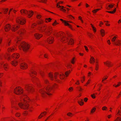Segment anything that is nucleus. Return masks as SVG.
Wrapping results in <instances>:
<instances>
[{"mask_svg":"<svg viewBox=\"0 0 121 121\" xmlns=\"http://www.w3.org/2000/svg\"><path fill=\"white\" fill-rule=\"evenodd\" d=\"M78 103L81 106L82 105L84 104L83 101L82 99H81V101H78Z\"/></svg>","mask_w":121,"mask_h":121,"instance_id":"nucleus-25","label":"nucleus"},{"mask_svg":"<svg viewBox=\"0 0 121 121\" xmlns=\"http://www.w3.org/2000/svg\"><path fill=\"white\" fill-rule=\"evenodd\" d=\"M61 41L63 42V43H64V42L65 41V43L68 42V44L71 45H72L73 43V41L72 39H71L70 40H69V42H68V38L66 37L65 36H63L62 37H61Z\"/></svg>","mask_w":121,"mask_h":121,"instance_id":"nucleus-6","label":"nucleus"},{"mask_svg":"<svg viewBox=\"0 0 121 121\" xmlns=\"http://www.w3.org/2000/svg\"><path fill=\"white\" fill-rule=\"evenodd\" d=\"M20 66L21 68L22 69H26L27 68V65L25 63L21 64Z\"/></svg>","mask_w":121,"mask_h":121,"instance_id":"nucleus-14","label":"nucleus"},{"mask_svg":"<svg viewBox=\"0 0 121 121\" xmlns=\"http://www.w3.org/2000/svg\"><path fill=\"white\" fill-rule=\"evenodd\" d=\"M11 26L9 24H8L4 27L5 31L7 32L9 31L11 28Z\"/></svg>","mask_w":121,"mask_h":121,"instance_id":"nucleus-13","label":"nucleus"},{"mask_svg":"<svg viewBox=\"0 0 121 121\" xmlns=\"http://www.w3.org/2000/svg\"><path fill=\"white\" fill-rule=\"evenodd\" d=\"M90 81V80H89L88 81V82H87L86 83V84H88L89 83V81Z\"/></svg>","mask_w":121,"mask_h":121,"instance_id":"nucleus-63","label":"nucleus"},{"mask_svg":"<svg viewBox=\"0 0 121 121\" xmlns=\"http://www.w3.org/2000/svg\"><path fill=\"white\" fill-rule=\"evenodd\" d=\"M41 16L40 15L38 14L37 15V17L38 19H40L41 17Z\"/></svg>","mask_w":121,"mask_h":121,"instance_id":"nucleus-38","label":"nucleus"},{"mask_svg":"<svg viewBox=\"0 0 121 121\" xmlns=\"http://www.w3.org/2000/svg\"><path fill=\"white\" fill-rule=\"evenodd\" d=\"M60 20L61 21H62L65 24V25L66 26H69V27L71 28V26L69 25L68 23L66 22L65 21H64L62 19H60Z\"/></svg>","mask_w":121,"mask_h":121,"instance_id":"nucleus-18","label":"nucleus"},{"mask_svg":"<svg viewBox=\"0 0 121 121\" xmlns=\"http://www.w3.org/2000/svg\"><path fill=\"white\" fill-rule=\"evenodd\" d=\"M34 36L35 38L37 39H39L42 36V35H40L38 33L35 34L34 35Z\"/></svg>","mask_w":121,"mask_h":121,"instance_id":"nucleus-16","label":"nucleus"},{"mask_svg":"<svg viewBox=\"0 0 121 121\" xmlns=\"http://www.w3.org/2000/svg\"><path fill=\"white\" fill-rule=\"evenodd\" d=\"M95 108H93L91 110V113H93L94 112L95 110Z\"/></svg>","mask_w":121,"mask_h":121,"instance_id":"nucleus-34","label":"nucleus"},{"mask_svg":"<svg viewBox=\"0 0 121 121\" xmlns=\"http://www.w3.org/2000/svg\"><path fill=\"white\" fill-rule=\"evenodd\" d=\"M4 10V13H7L8 10V9H3Z\"/></svg>","mask_w":121,"mask_h":121,"instance_id":"nucleus-35","label":"nucleus"},{"mask_svg":"<svg viewBox=\"0 0 121 121\" xmlns=\"http://www.w3.org/2000/svg\"><path fill=\"white\" fill-rule=\"evenodd\" d=\"M74 58H73V59L72 60V61H71V63L72 64H74V63L73 62V61H74Z\"/></svg>","mask_w":121,"mask_h":121,"instance_id":"nucleus-54","label":"nucleus"},{"mask_svg":"<svg viewBox=\"0 0 121 121\" xmlns=\"http://www.w3.org/2000/svg\"><path fill=\"white\" fill-rule=\"evenodd\" d=\"M20 12L23 14L24 13L27 15V17L29 18L31 17L33 14V12L32 11H27L25 9H22L20 11Z\"/></svg>","mask_w":121,"mask_h":121,"instance_id":"nucleus-4","label":"nucleus"},{"mask_svg":"<svg viewBox=\"0 0 121 121\" xmlns=\"http://www.w3.org/2000/svg\"><path fill=\"white\" fill-rule=\"evenodd\" d=\"M46 33L48 36H49L52 34L53 35H55V32L54 31L52 30V29L49 27H48L47 29V30L45 31Z\"/></svg>","mask_w":121,"mask_h":121,"instance_id":"nucleus-9","label":"nucleus"},{"mask_svg":"<svg viewBox=\"0 0 121 121\" xmlns=\"http://www.w3.org/2000/svg\"><path fill=\"white\" fill-rule=\"evenodd\" d=\"M35 74V73H34V72H32V74H30V76L31 77H32V78H33L32 79V80L33 81H35L37 80V78L36 77H33V75H32V74Z\"/></svg>","mask_w":121,"mask_h":121,"instance_id":"nucleus-19","label":"nucleus"},{"mask_svg":"<svg viewBox=\"0 0 121 121\" xmlns=\"http://www.w3.org/2000/svg\"><path fill=\"white\" fill-rule=\"evenodd\" d=\"M44 81L45 83H48L49 82L48 80L46 79H44Z\"/></svg>","mask_w":121,"mask_h":121,"instance_id":"nucleus-41","label":"nucleus"},{"mask_svg":"<svg viewBox=\"0 0 121 121\" xmlns=\"http://www.w3.org/2000/svg\"><path fill=\"white\" fill-rule=\"evenodd\" d=\"M17 62L16 61L12 60L11 62V64L13 65L16 66L17 64Z\"/></svg>","mask_w":121,"mask_h":121,"instance_id":"nucleus-20","label":"nucleus"},{"mask_svg":"<svg viewBox=\"0 0 121 121\" xmlns=\"http://www.w3.org/2000/svg\"><path fill=\"white\" fill-rule=\"evenodd\" d=\"M54 38L51 35L49 38H48L47 39L48 43L50 44L52 43L53 42Z\"/></svg>","mask_w":121,"mask_h":121,"instance_id":"nucleus-12","label":"nucleus"},{"mask_svg":"<svg viewBox=\"0 0 121 121\" xmlns=\"http://www.w3.org/2000/svg\"><path fill=\"white\" fill-rule=\"evenodd\" d=\"M46 27L44 25L39 26V29L42 31H44L45 30Z\"/></svg>","mask_w":121,"mask_h":121,"instance_id":"nucleus-17","label":"nucleus"},{"mask_svg":"<svg viewBox=\"0 0 121 121\" xmlns=\"http://www.w3.org/2000/svg\"><path fill=\"white\" fill-rule=\"evenodd\" d=\"M79 19H80V20H81L82 22V23H83V21L81 19V17L80 16V17H79Z\"/></svg>","mask_w":121,"mask_h":121,"instance_id":"nucleus-49","label":"nucleus"},{"mask_svg":"<svg viewBox=\"0 0 121 121\" xmlns=\"http://www.w3.org/2000/svg\"><path fill=\"white\" fill-rule=\"evenodd\" d=\"M84 47L85 48L86 50L87 51H88V50L87 48V47H86V46H84Z\"/></svg>","mask_w":121,"mask_h":121,"instance_id":"nucleus-47","label":"nucleus"},{"mask_svg":"<svg viewBox=\"0 0 121 121\" xmlns=\"http://www.w3.org/2000/svg\"><path fill=\"white\" fill-rule=\"evenodd\" d=\"M114 5V4H110L108 5L106 9H110L112 8Z\"/></svg>","mask_w":121,"mask_h":121,"instance_id":"nucleus-21","label":"nucleus"},{"mask_svg":"<svg viewBox=\"0 0 121 121\" xmlns=\"http://www.w3.org/2000/svg\"><path fill=\"white\" fill-rule=\"evenodd\" d=\"M20 115V114L18 113H17L16 114V116L18 117H19Z\"/></svg>","mask_w":121,"mask_h":121,"instance_id":"nucleus-43","label":"nucleus"},{"mask_svg":"<svg viewBox=\"0 0 121 121\" xmlns=\"http://www.w3.org/2000/svg\"><path fill=\"white\" fill-rule=\"evenodd\" d=\"M14 50V49L13 47L9 48L8 49V50L9 52H12Z\"/></svg>","mask_w":121,"mask_h":121,"instance_id":"nucleus-28","label":"nucleus"},{"mask_svg":"<svg viewBox=\"0 0 121 121\" xmlns=\"http://www.w3.org/2000/svg\"><path fill=\"white\" fill-rule=\"evenodd\" d=\"M91 59H93L92 60H93V61L94 62H95V60L94 59V58L93 57H91Z\"/></svg>","mask_w":121,"mask_h":121,"instance_id":"nucleus-60","label":"nucleus"},{"mask_svg":"<svg viewBox=\"0 0 121 121\" xmlns=\"http://www.w3.org/2000/svg\"><path fill=\"white\" fill-rule=\"evenodd\" d=\"M70 72V71H69V72H66L65 73V74L66 76H67L68 75V74Z\"/></svg>","mask_w":121,"mask_h":121,"instance_id":"nucleus-36","label":"nucleus"},{"mask_svg":"<svg viewBox=\"0 0 121 121\" xmlns=\"http://www.w3.org/2000/svg\"><path fill=\"white\" fill-rule=\"evenodd\" d=\"M94 95H95V94H94L93 95H91V97H92V98L94 99L95 98V96Z\"/></svg>","mask_w":121,"mask_h":121,"instance_id":"nucleus-48","label":"nucleus"},{"mask_svg":"<svg viewBox=\"0 0 121 121\" xmlns=\"http://www.w3.org/2000/svg\"><path fill=\"white\" fill-rule=\"evenodd\" d=\"M58 4H58H57V7H58V6H59V7H58V8H59V7H61V6H60V5H58Z\"/></svg>","mask_w":121,"mask_h":121,"instance_id":"nucleus-61","label":"nucleus"},{"mask_svg":"<svg viewBox=\"0 0 121 121\" xmlns=\"http://www.w3.org/2000/svg\"><path fill=\"white\" fill-rule=\"evenodd\" d=\"M114 43L116 45H119L121 44V43L120 42V41L118 40L117 42H114Z\"/></svg>","mask_w":121,"mask_h":121,"instance_id":"nucleus-24","label":"nucleus"},{"mask_svg":"<svg viewBox=\"0 0 121 121\" xmlns=\"http://www.w3.org/2000/svg\"><path fill=\"white\" fill-rule=\"evenodd\" d=\"M88 100V99L86 98H85L84 99V100L85 102H87Z\"/></svg>","mask_w":121,"mask_h":121,"instance_id":"nucleus-45","label":"nucleus"},{"mask_svg":"<svg viewBox=\"0 0 121 121\" xmlns=\"http://www.w3.org/2000/svg\"><path fill=\"white\" fill-rule=\"evenodd\" d=\"M107 42L108 43V44H110V40H108V41H107Z\"/></svg>","mask_w":121,"mask_h":121,"instance_id":"nucleus-57","label":"nucleus"},{"mask_svg":"<svg viewBox=\"0 0 121 121\" xmlns=\"http://www.w3.org/2000/svg\"><path fill=\"white\" fill-rule=\"evenodd\" d=\"M78 89L79 91H80L82 90V89L80 87H78Z\"/></svg>","mask_w":121,"mask_h":121,"instance_id":"nucleus-53","label":"nucleus"},{"mask_svg":"<svg viewBox=\"0 0 121 121\" xmlns=\"http://www.w3.org/2000/svg\"><path fill=\"white\" fill-rule=\"evenodd\" d=\"M121 84V82H117V84L116 85L114 84L113 85V86L116 87H117L119 86Z\"/></svg>","mask_w":121,"mask_h":121,"instance_id":"nucleus-22","label":"nucleus"},{"mask_svg":"<svg viewBox=\"0 0 121 121\" xmlns=\"http://www.w3.org/2000/svg\"><path fill=\"white\" fill-rule=\"evenodd\" d=\"M104 63L109 67L111 66V63L108 61H107L106 62H104Z\"/></svg>","mask_w":121,"mask_h":121,"instance_id":"nucleus-23","label":"nucleus"},{"mask_svg":"<svg viewBox=\"0 0 121 121\" xmlns=\"http://www.w3.org/2000/svg\"><path fill=\"white\" fill-rule=\"evenodd\" d=\"M57 76H58L61 79H63L65 75L63 74H59V73H54V77L53 74L51 73H50L49 74V76L50 79L52 80H54V78L56 80H57Z\"/></svg>","mask_w":121,"mask_h":121,"instance_id":"nucleus-3","label":"nucleus"},{"mask_svg":"<svg viewBox=\"0 0 121 121\" xmlns=\"http://www.w3.org/2000/svg\"><path fill=\"white\" fill-rule=\"evenodd\" d=\"M51 19L50 18H46L45 20H48L49 22H50L51 21Z\"/></svg>","mask_w":121,"mask_h":121,"instance_id":"nucleus-46","label":"nucleus"},{"mask_svg":"<svg viewBox=\"0 0 121 121\" xmlns=\"http://www.w3.org/2000/svg\"><path fill=\"white\" fill-rule=\"evenodd\" d=\"M18 105L21 108L24 109H27L29 107L28 104H23L22 103H20L18 104Z\"/></svg>","mask_w":121,"mask_h":121,"instance_id":"nucleus-10","label":"nucleus"},{"mask_svg":"<svg viewBox=\"0 0 121 121\" xmlns=\"http://www.w3.org/2000/svg\"><path fill=\"white\" fill-rule=\"evenodd\" d=\"M107 12H108V13H113L112 11H107Z\"/></svg>","mask_w":121,"mask_h":121,"instance_id":"nucleus-55","label":"nucleus"},{"mask_svg":"<svg viewBox=\"0 0 121 121\" xmlns=\"http://www.w3.org/2000/svg\"><path fill=\"white\" fill-rule=\"evenodd\" d=\"M116 8H115L113 10V11H112L113 13H115L116 11Z\"/></svg>","mask_w":121,"mask_h":121,"instance_id":"nucleus-50","label":"nucleus"},{"mask_svg":"<svg viewBox=\"0 0 121 121\" xmlns=\"http://www.w3.org/2000/svg\"><path fill=\"white\" fill-rule=\"evenodd\" d=\"M73 90L72 88V87H70L69 88V91H70V90Z\"/></svg>","mask_w":121,"mask_h":121,"instance_id":"nucleus-62","label":"nucleus"},{"mask_svg":"<svg viewBox=\"0 0 121 121\" xmlns=\"http://www.w3.org/2000/svg\"><path fill=\"white\" fill-rule=\"evenodd\" d=\"M43 23V22L42 21H39L38 23V25H40L41 24H42Z\"/></svg>","mask_w":121,"mask_h":121,"instance_id":"nucleus-40","label":"nucleus"},{"mask_svg":"<svg viewBox=\"0 0 121 121\" xmlns=\"http://www.w3.org/2000/svg\"><path fill=\"white\" fill-rule=\"evenodd\" d=\"M4 56L5 58L11 60L12 58L14 60L18 59L19 57V55L18 53H14L11 56H10L9 55H7L6 56Z\"/></svg>","mask_w":121,"mask_h":121,"instance_id":"nucleus-5","label":"nucleus"},{"mask_svg":"<svg viewBox=\"0 0 121 121\" xmlns=\"http://www.w3.org/2000/svg\"><path fill=\"white\" fill-rule=\"evenodd\" d=\"M116 38V36H114L112 39V41L114 43V42H115V40Z\"/></svg>","mask_w":121,"mask_h":121,"instance_id":"nucleus-30","label":"nucleus"},{"mask_svg":"<svg viewBox=\"0 0 121 121\" xmlns=\"http://www.w3.org/2000/svg\"><path fill=\"white\" fill-rule=\"evenodd\" d=\"M25 88L28 93H31L33 91V88L31 86L26 85L25 86Z\"/></svg>","mask_w":121,"mask_h":121,"instance_id":"nucleus-11","label":"nucleus"},{"mask_svg":"<svg viewBox=\"0 0 121 121\" xmlns=\"http://www.w3.org/2000/svg\"><path fill=\"white\" fill-rule=\"evenodd\" d=\"M22 89L19 87H16L14 89V92L17 95H19L22 93Z\"/></svg>","mask_w":121,"mask_h":121,"instance_id":"nucleus-8","label":"nucleus"},{"mask_svg":"<svg viewBox=\"0 0 121 121\" xmlns=\"http://www.w3.org/2000/svg\"><path fill=\"white\" fill-rule=\"evenodd\" d=\"M100 9H95V10L93 11H92V12L93 13H96V12L98 11L99 10H100Z\"/></svg>","mask_w":121,"mask_h":121,"instance_id":"nucleus-33","label":"nucleus"},{"mask_svg":"<svg viewBox=\"0 0 121 121\" xmlns=\"http://www.w3.org/2000/svg\"><path fill=\"white\" fill-rule=\"evenodd\" d=\"M45 0H42L41 1H40V2H43L45 3Z\"/></svg>","mask_w":121,"mask_h":121,"instance_id":"nucleus-59","label":"nucleus"},{"mask_svg":"<svg viewBox=\"0 0 121 121\" xmlns=\"http://www.w3.org/2000/svg\"><path fill=\"white\" fill-rule=\"evenodd\" d=\"M19 28V26H15L14 25H13L11 30L13 31H15L17 29V28Z\"/></svg>","mask_w":121,"mask_h":121,"instance_id":"nucleus-15","label":"nucleus"},{"mask_svg":"<svg viewBox=\"0 0 121 121\" xmlns=\"http://www.w3.org/2000/svg\"><path fill=\"white\" fill-rule=\"evenodd\" d=\"M56 85L55 84L52 86H49L46 88L42 89L40 90L39 92L41 94L42 96L44 97L47 95H49L51 94V93H49L52 90L53 87L56 88Z\"/></svg>","mask_w":121,"mask_h":121,"instance_id":"nucleus-1","label":"nucleus"},{"mask_svg":"<svg viewBox=\"0 0 121 121\" xmlns=\"http://www.w3.org/2000/svg\"><path fill=\"white\" fill-rule=\"evenodd\" d=\"M24 31V30H21L18 32V33L20 35V36H21L22 35H23Z\"/></svg>","mask_w":121,"mask_h":121,"instance_id":"nucleus-26","label":"nucleus"},{"mask_svg":"<svg viewBox=\"0 0 121 121\" xmlns=\"http://www.w3.org/2000/svg\"><path fill=\"white\" fill-rule=\"evenodd\" d=\"M61 7H62V8H61V9H62L63 10V11L65 12L66 11V10L65 9H64L63 8H64V7L63 6H61Z\"/></svg>","mask_w":121,"mask_h":121,"instance_id":"nucleus-42","label":"nucleus"},{"mask_svg":"<svg viewBox=\"0 0 121 121\" xmlns=\"http://www.w3.org/2000/svg\"><path fill=\"white\" fill-rule=\"evenodd\" d=\"M18 40L17 43L19 44V47L20 49H21L24 52H26L28 50L29 48V46L28 44L24 42H19L20 39L18 37L17 38Z\"/></svg>","mask_w":121,"mask_h":121,"instance_id":"nucleus-2","label":"nucleus"},{"mask_svg":"<svg viewBox=\"0 0 121 121\" xmlns=\"http://www.w3.org/2000/svg\"><path fill=\"white\" fill-rule=\"evenodd\" d=\"M107 108L105 106H104L102 108V109L103 110H106Z\"/></svg>","mask_w":121,"mask_h":121,"instance_id":"nucleus-39","label":"nucleus"},{"mask_svg":"<svg viewBox=\"0 0 121 121\" xmlns=\"http://www.w3.org/2000/svg\"><path fill=\"white\" fill-rule=\"evenodd\" d=\"M98 66L96 65V70H97L98 69Z\"/></svg>","mask_w":121,"mask_h":121,"instance_id":"nucleus-64","label":"nucleus"},{"mask_svg":"<svg viewBox=\"0 0 121 121\" xmlns=\"http://www.w3.org/2000/svg\"><path fill=\"white\" fill-rule=\"evenodd\" d=\"M41 114L40 115L39 117V118H41L42 117H43V115H41Z\"/></svg>","mask_w":121,"mask_h":121,"instance_id":"nucleus-52","label":"nucleus"},{"mask_svg":"<svg viewBox=\"0 0 121 121\" xmlns=\"http://www.w3.org/2000/svg\"><path fill=\"white\" fill-rule=\"evenodd\" d=\"M100 31L102 36H103L105 35V32L104 30L103 29H102Z\"/></svg>","mask_w":121,"mask_h":121,"instance_id":"nucleus-27","label":"nucleus"},{"mask_svg":"<svg viewBox=\"0 0 121 121\" xmlns=\"http://www.w3.org/2000/svg\"><path fill=\"white\" fill-rule=\"evenodd\" d=\"M17 22L18 23L23 25L26 22L25 20L22 18L18 17L16 19Z\"/></svg>","mask_w":121,"mask_h":121,"instance_id":"nucleus-7","label":"nucleus"},{"mask_svg":"<svg viewBox=\"0 0 121 121\" xmlns=\"http://www.w3.org/2000/svg\"><path fill=\"white\" fill-rule=\"evenodd\" d=\"M40 73L41 75L42 76V77H43V72L42 71H40L39 72Z\"/></svg>","mask_w":121,"mask_h":121,"instance_id":"nucleus-37","label":"nucleus"},{"mask_svg":"<svg viewBox=\"0 0 121 121\" xmlns=\"http://www.w3.org/2000/svg\"><path fill=\"white\" fill-rule=\"evenodd\" d=\"M12 9H10V10L9 11V14L10 11L12 10Z\"/></svg>","mask_w":121,"mask_h":121,"instance_id":"nucleus-58","label":"nucleus"},{"mask_svg":"<svg viewBox=\"0 0 121 121\" xmlns=\"http://www.w3.org/2000/svg\"><path fill=\"white\" fill-rule=\"evenodd\" d=\"M67 115L68 116L71 117L72 116L73 114L69 112L67 113Z\"/></svg>","mask_w":121,"mask_h":121,"instance_id":"nucleus-31","label":"nucleus"},{"mask_svg":"<svg viewBox=\"0 0 121 121\" xmlns=\"http://www.w3.org/2000/svg\"><path fill=\"white\" fill-rule=\"evenodd\" d=\"M58 24V23L56 22V21H55V22L54 23L52 24V25L53 26H54L55 25V24Z\"/></svg>","mask_w":121,"mask_h":121,"instance_id":"nucleus-44","label":"nucleus"},{"mask_svg":"<svg viewBox=\"0 0 121 121\" xmlns=\"http://www.w3.org/2000/svg\"><path fill=\"white\" fill-rule=\"evenodd\" d=\"M4 68L5 70H6L5 68H7V67L6 66V65L4 64Z\"/></svg>","mask_w":121,"mask_h":121,"instance_id":"nucleus-51","label":"nucleus"},{"mask_svg":"<svg viewBox=\"0 0 121 121\" xmlns=\"http://www.w3.org/2000/svg\"><path fill=\"white\" fill-rule=\"evenodd\" d=\"M11 41L10 40H8L7 43L6 45L7 46H9L10 45V43H11Z\"/></svg>","mask_w":121,"mask_h":121,"instance_id":"nucleus-29","label":"nucleus"},{"mask_svg":"<svg viewBox=\"0 0 121 121\" xmlns=\"http://www.w3.org/2000/svg\"><path fill=\"white\" fill-rule=\"evenodd\" d=\"M69 17L71 18H73V17L71 15H69Z\"/></svg>","mask_w":121,"mask_h":121,"instance_id":"nucleus-56","label":"nucleus"},{"mask_svg":"<svg viewBox=\"0 0 121 121\" xmlns=\"http://www.w3.org/2000/svg\"><path fill=\"white\" fill-rule=\"evenodd\" d=\"M115 121H121V118L118 117Z\"/></svg>","mask_w":121,"mask_h":121,"instance_id":"nucleus-32","label":"nucleus"}]
</instances>
